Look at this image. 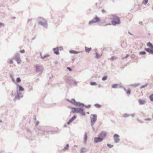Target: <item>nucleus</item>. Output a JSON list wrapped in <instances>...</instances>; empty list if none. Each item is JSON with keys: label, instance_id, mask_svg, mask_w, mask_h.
<instances>
[{"label": "nucleus", "instance_id": "obj_1", "mask_svg": "<svg viewBox=\"0 0 153 153\" xmlns=\"http://www.w3.org/2000/svg\"><path fill=\"white\" fill-rule=\"evenodd\" d=\"M37 22L38 24L44 27L47 28L48 26L47 21L43 18L39 17L37 19Z\"/></svg>", "mask_w": 153, "mask_h": 153}, {"label": "nucleus", "instance_id": "obj_2", "mask_svg": "<svg viewBox=\"0 0 153 153\" xmlns=\"http://www.w3.org/2000/svg\"><path fill=\"white\" fill-rule=\"evenodd\" d=\"M111 16L112 17V19H113V20L112 21V23L113 25H114L120 24V20L118 16L114 15H112Z\"/></svg>", "mask_w": 153, "mask_h": 153}, {"label": "nucleus", "instance_id": "obj_3", "mask_svg": "<svg viewBox=\"0 0 153 153\" xmlns=\"http://www.w3.org/2000/svg\"><path fill=\"white\" fill-rule=\"evenodd\" d=\"M72 108L74 109V110L72 111V112L73 113H74L75 112L79 113L83 116H85V114L84 112L83 109L81 108H76L75 107H72Z\"/></svg>", "mask_w": 153, "mask_h": 153}, {"label": "nucleus", "instance_id": "obj_4", "mask_svg": "<svg viewBox=\"0 0 153 153\" xmlns=\"http://www.w3.org/2000/svg\"><path fill=\"white\" fill-rule=\"evenodd\" d=\"M90 118L91 119V126H92L97 120V115L95 114H91Z\"/></svg>", "mask_w": 153, "mask_h": 153}, {"label": "nucleus", "instance_id": "obj_5", "mask_svg": "<svg viewBox=\"0 0 153 153\" xmlns=\"http://www.w3.org/2000/svg\"><path fill=\"white\" fill-rule=\"evenodd\" d=\"M100 19L97 16H96L94 19L90 21L89 22V24L91 25V24L98 22L100 21Z\"/></svg>", "mask_w": 153, "mask_h": 153}, {"label": "nucleus", "instance_id": "obj_6", "mask_svg": "<svg viewBox=\"0 0 153 153\" xmlns=\"http://www.w3.org/2000/svg\"><path fill=\"white\" fill-rule=\"evenodd\" d=\"M120 136L117 134H115L114 135V142L115 143H118L120 141V139H119Z\"/></svg>", "mask_w": 153, "mask_h": 153}, {"label": "nucleus", "instance_id": "obj_7", "mask_svg": "<svg viewBox=\"0 0 153 153\" xmlns=\"http://www.w3.org/2000/svg\"><path fill=\"white\" fill-rule=\"evenodd\" d=\"M107 132L106 131H103L101 132L98 135V137H100L102 138L103 140L104 139L106 136Z\"/></svg>", "mask_w": 153, "mask_h": 153}, {"label": "nucleus", "instance_id": "obj_8", "mask_svg": "<svg viewBox=\"0 0 153 153\" xmlns=\"http://www.w3.org/2000/svg\"><path fill=\"white\" fill-rule=\"evenodd\" d=\"M103 140L101 137H95L94 138V141L95 143H97L102 142Z\"/></svg>", "mask_w": 153, "mask_h": 153}, {"label": "nucleus", "instance_id": "obj_9", "mask_svg": "<svg viewBox=\"0 0 153 153\" xmlns=\"http://www.w3.org/2000/svg\"><path fill=\"white\" fill-rule=\"evenodd\" d=\"M67 82L71 85H76L77 82L74 79H71L69 81H68Z\"/></svg>", "mask_w": 153, "mask_h": 153}, {"label": "nucleus", "instance_id": "obj_10", "mask_svg": "<svg viewBox=\"0 0 153 153\" xmlns=\"http://www.w3.org/2000/svg\"><path fill=\"white\" fill-rule=\"evenodd\" d=\"M22 97H23V96L22 95L21 93L17 92V95L14 97V100H18V99H19V98H22Z\"/></svg>", "mask_w": 153, "mask_h": 153}, {"label": "nucleus", "instance_id": "obj_11", "mask_svg": "<svg viewBox=\"0 0 153 153\" xmlns=\"http://www.w3.org/2000/svg\"><path fill=\"white\" fill-rule=\"evenodd\" d=\"M145 50L147 52L151 54H153V47L149 48H145Z\"/></svg>", "mask_w": 153, "mask_h": 153}, {"label": "nucleus", "instance_id": "obj_12", "mask_svg": "<svg viewBox=\"0 0 153 153\" xmlns=\"http://www.w3.org/2000/svg\"><path fill=\"white\" fill-rule=\"evenodd\" d=\"M34 67L35 68L36 71V72L38 73H41L42 72V69L41 68V67L40 66H38L37 65H36L34 66Z\"/></svg>", "mask_w": 153, "mask_h": 153}, {"label": "nucleus", "instance_id": "obj_13", "mask_svg": "<svg viewBox=\"0 0 153 153\" xmlns=\"http://www.w3.org/2000/svg\"><path fill=\"white\" fill-rule=\"evenodd\" d=\"M76 118V116L74 115L67 123L68 125H69Z\"/></svg>", "mask_w": 153, "mask_h": 153}, {"label": "nucleus", "instance_id": "obj_14", "mask_svg": "<svg viewBox=\"0 0 153 153\" xmlns=\"http://www.w3.org/2000/svg\"><path fill=\"white\" fill-rule=\"evenodd\" d=\"M16 85L17 87H18L19 90L20 91H24V88L21 85H19L18 83H16Z\"/></svg>", "mask_w": 153, "mask_h": 153}, {"label": "nucleus", "instance_id": "obj_15", "mask_svg": "<svg viewBox=\"0 0 153 153\" xmlns=\"http://www.w3.org/2000/svg\"><path fill=\"white\" fill-rule=\"evenodd\" d=\"M53 51H54V53L58 55L59 54V53L58 51L59 49L58 48H53Z\"/></svg>", "mask_w": 153, "mask_h": 153}, {"label": "nucleus", "instance_id": "obj_16", "mask_svg": "<svg viewBox=\"0 0 153 153\" xmlns=\"http://www.w3.org/2000/svg\"><path fill=\"white\" fill-rule=\"evenodd\" d=\"M67 100L71 103L74 105H75L76 103V102L75 100L74 99H72L71 101L68 99Z\"/></svg>", "mask_w": 153, "mask_h": 153}, {"label": "nucleus", "instance_id": "obj_17", "mask_svg": "<svg viewBox=\"0 0 153 153\" xmlns=\"http://www.w3.org/2000/svg\"><path fill=\"white\" fill-rule=\"evenodd\" d=\"M139 102L140 105H143L146 103V101L142 99H140L139 100Z\"/></svg>", "mask_w": 153, "mask_h": 153}, {"label": "nucleus", "instance_id": "obj_18", "mask_svg": "<svg viewBox=\"0 0 153 153\" xmlns=\"http://www.w3.org/2000/svg\"><path fill=\"white\" fill-rule=\"evenodd\" d=\"M40 56H41V57L42 59H44L46 57L49 56V55H48V54H45L44 55H42L41 54V53H40Z\"/></svg>", "mask_w": 153, "mask_h": 153}, {"label": "nucleus", "instance_id": "obj_19", "mask_svg": "<svg viewBox=\"0 0 153 153\" xmlns=\"http://www.w3.org/2000/svg\"><path fill=\"white\" fill-rule=\"evenodd\" d=\"M69 53H71L73 54H77L81 52L80 51H76L72 50H70L69 51Z\"/></svg>", "mask_w": 153, "mask_h": 153}, {"label": "nucleus", "instance_id": "obj_20", "mask_svg": "<svg viewBox=\"0 0 153 153\" xmlns=\"http://www.w3.org/2000/svg\"><path fill=\"white\" fill-rule=\"evenodd\" d=\"M87 151L86 149L85 148H82L80 149V152L81 153H84Z\"/></svg>", "mask_w": 153, "mask_h": 153}, {"label": "nucleus", "instance_id": "obj_21", "mask_svg": "<svg viewBox=\"0 0 153 153\" xmlns=\"http://www.w3.org/2000/svg\"><path fill=\"white\" fill-rule=\"evenodd\" d=\"M19 58H20V57L19 56V54L18 53H16L14 55L13 58V59L15 60Z\"/></svg>", "mask_w": 153, "mask_h": 153}, {"label": "nucleus", "instance_id": "obj_22", "mask_svg": "<svg viewBox=\"0 0 153 153\" xmlns=\"http://www.w3.org/2000/svg\"><path fill=\"white\" fill-rule=\"evenodd\" d=\"M15 60L16 61L17 63L18 64H20L21 62V59H20V57L15 59Z\"/></svg>", "mask_w": 153, "mask_h": 153}, {"label": "nucleus", "instance_id": "obj_23", "mask_svg": "<svg viewBox=\"0 0 153 153\" xmlns=\"http://www.w3.org/2000/svg\"><path fill=\"white\" fill-rule=\"evenodd\" d=\"M76 105H78L79 106H80L81 105L83 106L84 105V104L83 103H81L79 102H76Z\"/></svg>", "mask_w": 153, "mask_h": 153}, {"label": "nucleus", "instance_id": "obj_24", "mask_svg": "<svg viewBox=\"0 0 153 153\" xmlns=\"http://www.w3.org/2000/svg\"><path fill=\"white\" fill-rule=\"evenodd\" d=\"M85 52H86L88 53L91 49V48H89L86 47H85Z\"/></svg>", "mask_w": 153, "mask_h": 153}, {"label": "nucleus", "instance_id": "obj_25", "mask_svg": "<svg viewBox=\"0 0 153 153\" xmlns=\"http://www.w3.org/2000/svg\"><path fill=\"white\" fill-rule=\"evenodd\" d=\"M147 46L148 47H153V45L150 42H149L147 44Z\"/></svg>", "mask_w": 153, "mask_h": 153}, {"label": "nucleus", "instance_id": "obj_26", "mask_svg": "<svg viewBox=\"0 0 153 153\" xmlns=\"http://www.w3.org/2000/svg\"><path fill=\"white\" fill-rule=\"evenodd\" d=\"M101 56V54L98 53H96V58H98L100 57Z\"/></svg>", "mask_w": 153, "mask_h": 153}, {"label": "nucleus", "instance_id": "obj_27", "mask_svg": "<svg viewBox=\"0 0 153 153\" xmlns=\"http://www.w3.org/2000/svg\"><path fill=\"white\" fill-rule=\"evenodd\" d=\"M87 138V135L86 133H85V134L84 142L86 143Z\"/></svg>", "mask_w": 153, "mask_h": 153}, {"label": "nucleus", "instance_id": "obj_28", "mask_svg": "<svg viewBox=\"0 0 153 153\" xmlns=\"http://www.w3.org/2000/svg\"><path fill=\"white\" fill-rule=\"evenodd\" d=\"M149 99L151 101H153V94L150 95L149 96Z\"/></svg>", "mask_w": 153, "mask_h": 153}, {"label": "nucleus", "instance_id": "obj_29", "mask_svg": "<svg viewBox=\"0 0 153 153\" xmlns=\"http://www.w3.org/2000/svg\"><path fill=\"white\" fill-rule=\"evenodd\" d=\"M118 85V84H114L112 86V88H117V86Z\"/></svg>", "mask_w": 153, "mask_h": 153}, {"label": "nucleus", "instance_id": "obj_30", "mask_svg": "<svg viewBox=\"0 0 153 153\" xmlns=\"http://www.w3.org/2000/svg\"><path fill=\"white\" fill-rule=\"evenodd\" d=\"M69 145L68 144H67L66 145V146L63 149V150L64 151H65L69 147Z\"/></svg>", "mask_w": 153, "mask_h": 153}, {"label": "nucleus", "instance_id": "obj_31", "mask_svg": "<svg viewBox=\"0 0 153 153\" xmlns=\"http://www.w3.org/2000/svg\"><path fill=\"white\" fill-rule=\"evenodd\" d=\"M10 77L11 78L12 81L14 83H15V84L17 83H16V82L15 81V80L14 79L13 77L11 75H10Z\"/></svg>", "mask_w": 153, "mask_h": 153}, {"label": "nucleus", "instance_id": "obj_32", "mask_svg": "<svg viewBox=\"0 0 153 153\" xmlns=\"http://www.w3.org/2000/svg\"><path fill=\"white\" fill-rule=\"evenodd\" d=\"M123 117L125 118L128 117L130 116V115L126 113L125 114L123 115Z\"/></svg>", "mask_w": 153, "mask_h": 153}, {"label": "nucleus", "instance_id": "obj_33", "mask_svg": "<svg viewBox=\"0 0 153 153\" xmlns=\"http://www.w3.org/2000/svg\"><path fill=\"white\" fill-rule=\"evenodd\" d=\"M148 1V0H144V1L142 2V4L145 5L147 3Z\"/></svg>", "mask_w": 153, "mask_h": 153}, {"label": "nucleus", "instance_id": "obj_34", "mask_svg": "<svg viewBox=\"0 0 153 153\" xmlns=\"http://www.w3.org/2000/svg\"><path fill=\"white\" fill-rule=\"evenodd\" d=\"M107 76H105L104 77H103L102 79V81H105L107 79Z\"/></svg>", "mask_w": 153, "mask_h": 153}, {"label": "nucleus", "instance_id": "obj_35", "mask_svg": "<svg viewBox=\"0 0 153 153\" xmlns=\"http://www.w3.org/2000/svg\"><path fill=\"white\" fill-rule=\"evenodd\" d=\"M147 84H146L144 85H142L140 87V88L142 89L144 88H145V87H147Z\"/></svg>", "mask_w": 153, "mask_h": 153}, {"label": "nucleus", "instance_id": "obj_36", "mask_svg": "<svg viewBox=\"0 0 153 153\" xmlns=\"http://www.w3.org/2000/svg\"><path fill=\"white\" fill-rule=\"evenodd\" d=\"M21 81V79L19 77H17L16 78V82H19Z\"/></svg>", "mask_w": 153, "mask_h": 153}, {"label": "nucleus", "instance_id": "obj_37", "mask_svg": "<svg viewBox=\"0 0 153 153\" xmlns=\"http://www.w3.org/2000/svg\"><path fill=\"white\" fill-rule=\"evenodd\" d=\"M146 54V52L145 51H143L140 52L139 53L140 54H143V55H145Z\"/></svg>", "mask_w": 153, "mask_h": 153}, {"label": "nucleus", "instance_id": "obj_38", "mask_svg": "<svg viewBox=\"0 0 153 153\" xmlns=\"http://www.w3.org/2000/svg\"><path fill=\"white\" fill-rule=\"evenodd\" d=\"M90 84L91 85H94L96 84V83L95 82H90Z\"/></svg>", "mask_w": 153, "mask_h": 153}, {"label": "nucleus", "instance_id": "obj_39", "mask_svg": "<svg viewBox=\"0 0 153 153\" xmlns=\"http://www.w3.org/2000/svg\"><path fill=\"white\" fill-rule=\"evenodd\" d=\"M116 59L117 57L114 56H113L110 58V59L111 60H113L114 59Z\"/></svg>", "mask_w": 153, "mask_h": 153}, {"label": "nucleus", "instance_id": "obj_40", "mask_svg": "<svg viewBox=\"0 0 153 153\" xmlns=\"http://www.w3.org/2000/svg\"><path fill=\"white\" fill-rule=\"evenodd\" d=\"M83 106H84L86 108H88L91 107V105H83Z\"/></svg>", "mask_w": 153, "mask_h": 153}, {"label": "nucleus", "instance_id": "obj_41", "mask_svg": "<svg viewBox=\"0 0 153 153\" xmlns=\"http://www.w3.org/2000/svg\"><path fill=\"white\" fill-rule=\"evenodd\" d=\"M107 146L110 148H112L113 147V145H111L110 144H107Z\"/></svg>", "mask_w": 153, "mask_h": 153}, {"label": "nucleus", "instance_id": "obj_42", "mask_svg": "<svg viewBox=\"0 0 153 153\" xmlns=\"http://www.w3.org/2000/svg\"><path fill=\"white\" fill-rule=\"evenodd\" d=\"M94 106L97 108H100V105L98 104H94Z\"/></svg>", "mask_w": 153, "mask_h": 153}, {"label": "nucleus", "instance_id": "obj_43", "mask_svg": "<svg viewBox=\"0 0 153 153\" xmlns=\"http://www.w3.org/2000/svg\"><path fill=\"white\" fill-rule=\"evenodd\" d=\"M4 23L0 22V28L1 27H4Z\"/></svg>", "mask_w": 153, "mask_h": 153}, {"label": "nucleus", "instance_id": "obj_44", "mask_svg": "<svg viewBox=\"0 0 153 153\" xmlns=\"http://www.w3.org/2000/svg\"><path fill=\"white\" fill-rule=\"evenodd\" d=\"M8 63L10 64H12L13 63V61L12 59H10V61L8 62Z\"/></svg>", "mask_w": 153, "mask_h": 153}, {"label": "nucleus", "instance_id": "obj_45", "mask_svg": "<svg viewBox=\"0 0 153 153\" xmlns=\"http://www.w3.org/2000/svg\"><path fill=\"white\" fill-rule=\"evenodd\" d=\"M130 93H131V90L130 89H128L127 91V93L128 94H130Z\"/></svg>", "mask_w": 153, "mask_h": 153}, {"label": "nucleus", "instance_id": "obj_46", "mask_svg": "<svg viewBox=\"0 0 153 153\" xmlns=\"http://www.w3.org/2000/svg\"><path fill=\"white\" fill-rule=\"evenodd\" d=\"M21 53H24L25 52V51L23 49L22 50H21L19 51Z\"/></svg>", "mask_w": 153, "mask_h": 153}, {"label": "nucleus", "instance_id": "obj_47", "mask_svg": "<svg viewBox=\"0 0 153 153\" xmlns=\"http://www.w3.org/2000/svg\"><path fill=\"white\" fill-rule=\"evenodd\" d=\"M145 120L146 121H151L152 119L151 118H146L145 119Z\"/></svg>", "mask_w": 153, "mask_h": 153}, {"label": "nucleus", "instance_id": "obj_48", "mask_svg": "<svg viewBox=\"0 0 153 153\" xmlns=\"http://www.w3.org/2000/svg\"><path fill=\"white\" fill-rule=\"evenodd\" d=\"M67 69L68 70L70 71H72V70L71 68L69 67H68L67 68Z\"/></svg>", "mask_w": 153, "mask_h": 153}, {"label": "nucleus", "instance_id": "obj_49", "mask_svg": "<svg viewBox=\"0 0 153 153\" xmlns=\"http://www.w3.org/2000/svg\"><path fill=\"white\" fill-rule=\"evenodd\" d=\"M137 120L139 122H140V123H143V122L142 121L138 119H137Z\"/></svg>", "mask_w": 153, "mask_h": 153}, {"label": "nucleus", "instance_id": "obj_50", "mask_svg": "<svg viewBox=\"0 0 153 153\" xmlns=\"http://www.w3.org/2000/svg\"><path fill=\"white\" fill-rule=\"evenodd\" d=\"M101 11L102 13H104L105 12V10L103 9L101 10Z\"/></svg>", "mask_w": 153, "mask_h": 153}, {"label": "nucleus", "instance_id": "obj_51", "mask_svg": "<svg viewBox=\"0 0 153 153\" xmlns=\"http://www.w3.org/2000/svg\"><path fill=\"white\" fill-rule=\"evenodd\" d=\"M129 56V55L128 54H127L126 55V56L124 58H122V59H124V58H127Z\"/></svg>", "mask_w": 153, "mask_h": 153}, {"label": "nucleus", "instance_id": "obj_52", "mask_svg": "<svg viewBox=\"0 0 153 153\" xmlns=\"http://www.w3.org/2000/svg\"><path fill=\"white\" fill-rule=\"evenodd\" d=\"M135 115V114H131V116L132 117H133Z\"/></svg>", "mask_w": 153, "mask_h": 153}, {"label": "nucleus", "instance_id": "obj_53", "mask_svg": "<svg viewBox=\"0 0 153 153\" xmlns=\"http://www.w3.org/2000/svg\"><path fill=\"white\" fill-rule=\"evenodd\" d=\"M33 118L34 119V120L35 121H36V116L35 115H34L33 116Z\"/></svg>", "mask_w": 153, "mask_h": 153}, {"label": "nucleus", "instance_id": "obj_54", "mask_svg": "<svg viewBox=\"0 0 153 153\" xmlns=\"http://www.w3.org/2000/svg\"><path fill=\"white\" fill-rule=\"evenodd\" d=\"M39 121H37L36 123V126L37 125L39 124Z\"/></svg>", "mask_w": 153, "mask_h": 153}, {"label": "nucleus", "instance_id": "obj_55", "mask_svg": "<svg viewBox=\"0 0 153 153\" xmlns=\"http://www.w3.org/2000/svg\"><path fill=\"white\" fill-rule=\"evenodd\" d=\"M32 20V19H29L28 20V22H27L28 23L29 22H30V21H31Z\"/></svg>", "mask_w": 153, "mask_h": 153}, {"label": "nucleus", "instance_id": "obj_56", "mask_svg": "<svg viewBox=\"0 0 153 153\" xmlns=\"http://www.w3.org/2000/svg\"><path fill=\"white\" fill-rule=\"evenodd\" d=\"M92 128V129H93V131H94V130H95V129H94V127L93 126V125H92V126H91Z\"/></svg>", "mask_w": 153, "mask_h": 153}, {"label": "nucleus", "instance_id": "obj_57", "mask_svg": "<svg viewBox=\"0 0 153 153\" xmlns=\"http://www.w3.org/2000/svg\"><path fill=\"white\" fill-rule=\"evenodd\" d=\"M55 64H57L59 63V62H58V61H56L55 62Z\"/></svg>", "mask_w": 153, "mask_h": 153}, {"label": "nucleus", "instance_id": "obj_58", "mask_svg": "<svg viewBox=\"0 0 153 153\" xmlns=\"http://www.w3.org/2000/svg\"><path fill=\"white\" fill-rule=\"evenodd\" d=\"M128 33L129 34H130V35H132V33H131L129 31H128Z\"/></svg>", "mask_w": 153, "mask_h": 153}, {"label": "nucleus", "instance_id": "obj_59", "mask_svg": "<svg viewBox=\"0 0 153 153\" xmlns=\"http://www.w3.org/2000/svg\"><path fill=\"white\" fill-rule=\"evenodd\" d=\"M139 23L140 25H142V22H140Z\"/></svg>", "mask_w": 153, "mask_h": 153}, {"label": "nucleus", "instance_id": "obj_60", "mask_svg": "<svg viewBox=\"0 0 153 153\" xmlns=\"http://www.w3.org/2000/svg\"><path fill=\"white\" fill-rule=\"evenodd\" d=\"M101 85H100V84H99V85H98V87H99V88H100V87H101Z\"/></svg>", "mask_w": 153, "mask_h": 153}, {"label": "nucleus", "instance_id": "obj_61", "mask_svg": "<svg viewBox=\"0 0 153 153\" xmlns=\"http://www.w3.org/2000/svg\"><path fill=\"white\" fill-rule=\"evenodd\" d=\"M59 49H60V50H61V49L62 48V47H59Z\"/></svg>", "mask_w": 153, "mask_h": 153}, {"label": "nucleus", "instance_id": "obj_62", "mask_svg": "<svg viewBox=\"0 0 153 153\" xmlns=\"http://www.w3.org/2000/svg\"><path fill=\"white\" fill-rule=\"evenodd\" d=\"M74 147H77V145H74Z\"/></svg>", "mask_w": 153, "mask_h": 153}, {"label": "nucleus", "instance_id": "obj_63", "mask_svg": "<svg viewBox=\"0 0 153 153\" xmlns=\"http://www.w3.org/2000/svg\"><path fill=\"white\" fill-rule=\"evenodd\" d=\"M0 122H1V123H2V121L1 120H0Z\"/></svg>", "mask_w": 153, "mask_h": 153}, {"label": "nucleus", "instance_id": "obj_64", "mask_svg": "<svg viewBox=\"0 0 153 153\" xmlns=\"http://www.w3.org/2000/svg\"><path fill=\"white\" fill-rule=\"evenodd\" d=\"M111 25V24H107L106 25Z\"/></svg>", "mask_w": 153, "mask_h": 153}]
</instances>
